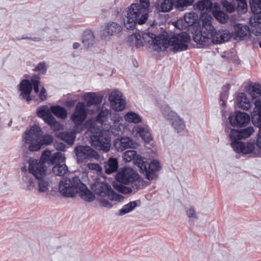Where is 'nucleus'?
Segmentation results:
<instances>
[{"label":"nucleus","instance_id":"obj_27","mask_svg":"<svg viewBox=\"0 0 261 261\" xmlns=\"http://www.w3.org/2000/svg\"><path fill=\"white\" fill-rule=\"evenodd\" d=\"M133 131L139 134L142 139L146 143H149L152 140L150 130L140 125H137L134 127Z\"/></svg>","mask_w":261,"mask_h":261},{"label":"nucleus","instance_id":"obj_46","mask_svg":"<svg viewBox=\"0 0 261 261\" xmlns=\"http://www.w3.org/2000/svg\"><path fill=\"white\" fill-rule=\"evenodd\" d=\"M50 113V110L47 106H42L37 109V115L39 117L44 118L47 114Z\"/></svg>","mask_w":261,"mask_h":261},{"label":"nucleus","instance_id":"obj_8","mask_svg":"<svg viewBox=\"0 0 261 261\" xmlns=\"http://www.w3.org/2000/svg\"><path fill=\"white\" fill-rule=\"evenodd\" d=\"M196 9L201 13H212L216 19L221 23H224L228 20V15L222 11L220 5L213 4L211 0H199L195 5Z\"/></svg>","mask_w":261,"mask_h":261},{"label":"nucleus","instance_id":"obj_5","mask_svg":"<svg viewBox=\"0 0 261 261\" xmlns=\"http://www.w3.org/2000/svg\"><path fill=\"white\" fill-rule=\"evenodd\" d=\"M41 127L36 124L33 125L30 129L25 133L24 139L28 148L31 151H37L40 149L42 145L48 146L54 142L53 137L49 134L42 135Z\"/></svg>","mask_w":261,"mask_h":261},{"label":"nucleus","instance_id":"obj_4","mask_svg":"<svg viewBox=\"0 0 261 261\" xmlns=\"http://www.w3.org/2000/svg\"><path fill=\"white\" fill-rule=\"evenodd\" d=\"M122 158L125 162H133L134 165L139 168L140 172L148 180H156L158 178L157 172L161 169L158 161L153 160L149 163L145 158L138 154L134 150L126 151L123 153Z\"/></svg>","mask_w":261,"mask_h":261},{"label":"nucleus","instance_id":"obj_64","mask_svg":"<svg viewBox=\"0 0 261 261\" xmlns=\"http://www.w3.org/2000/svg\"><path fill=\"white\" fill-rule=\"evenodd\" d=\"M21 39L31 40H33V41H37V42L40 41L41 40V38H39V37L31 38V37H22Z\"/></svg>","mask_w":261,"mask_h":261},{"label":"nucleus","instance_id":"obj_52","mask_svg":"<svg viewBox=\"0 0 261 261\" xmlns=\"http://www.w3.org/2000/svg\"><path fill=\"white\" fill-rule=\"evenodd\" d=\"M87 167L89 169L95 170L98 173L101 172L102 170L101 167L98 164L89 163L87 164Z\"/></svg>","mask_w":261,"mask_h":261},{"label":"nucleus","instance_id":"obj_57","mask_svg":"<svg viewBox=\"0 0 261 261\" xmlns=\"http://www.w3.org/2000/svg\"><path fill=\"white\" fill-rule=\"evenodd\" d=\"M51 155V152L49 150H44L42 154V157L43 159V160L42 161L43 162H44V164L47 161L50 155Z\"/></svg>","mask_w":261,"mask_h":261},{"label":"nucleus","instance_id":"obj_20","mask_svg":"<svg viewBox=\"0 0 261 261\" xmlns=\"http://www.w3.org/2000/svg\"><path fill=\"white\" fill-rule=\"evenodd\" d=\"M234 31L229 33V39L233 38L236 41H241L246 38L250 34V30L246 25L241 23L234 25Z\"/></svg>","mask_w":261,"mask_h":261},{"label":"nucleus","instance_id":"obj_48","mask_svg":"<svg viewBox=\"0 0 261 261\" xmlns=\"http://www.w3.org/2000/svg\"><path fill=\"white\" fill-rule=\"evenodd\" d=\"M26 179H28L27 183V190L32 191L35 188L36 185L37 184V180L32 177H26Z\"/></svg>","mask_w":261,"mask_h":261},{"label":"nucleus","instance_id":"obj_1","mask_svg":"<svg viewBox=\"0 0 261 261\" xmlns=\"http://www.w3.org/2000/svg\"><path fill=\"white\" fill-rule=\"evenodd\" d=\"M214 18L211 14L201 13L199 24V29L195 31L193 40L202 47L206 46L210 43L219 44L228 41V31H217L213 24Z\"/></svg>","mask_w":261,"mask_h":261},{"label":"nucleus","instance_id":"obj_45","mask_svg":"<svg viewBox=\"0 0 261 261\" xmlns=\"http://www.w3.org/2000/svg\"><path fill=\"white\" fill-rule=\"evenodd\" d=\"M221 115H222V125L224 126L225 132L227 133L228 136V122L227 121L228 119V114L226 110L224 109H222L221 110Z\"/></svg>","mask_w":261,"mask_h":261},{"label":"nucleus","instance_id":"obj_21","mask_svg":"<svg viewBox=\"0 0 261 261\" xmlns=\"http://www.w3.org/2000/svg\"><path fill=\"white\" fill-rule=\"evenodd\" d=\"M87 117L86 106L84 102H79L74 113L71 116V119L76 125L81 124Z\"/></svg>","mask_w":261,"mask_h":261},{"label":"nucleus","instance_id":"obj_55","mask_svg":"<svg viewBox=\"0 0 261 261\" xmlns=\"http://www.w3.org/2000/svg\"><path fill=\"white\" fill-rule=\"evenodd\" d=\"M186 214L188 217L189 218H194L196 219H198V217L196 214L195 210L193 207H190L188 210L186 211Z\"/></svg>","mask_w":261,"mask_h":261},{"label":"nucleus","instance_id":"obj_24","mask_svg":"<svg viewBox=\"0 0 261 261\" xmlns=\"http://www.w3.org/2000/svg\"><path fill=\"white\" fill-rule=\"evenodd\" d=\"M231 146L233 150L238 153H242L244 154L251 153L254 149V145L253 143H244L241 141H232Z\"/></svg>","mask_w":261,"mask_h":261},{"label":"nucleus","instance_id":"obj_51","mask_svg":"<svg viewBox=\"0 0 261 261\" xmlns=\"http://www.w3.org/2000/svg\"><path fill=\"white\" fill-rule=\"evenodd\" d=\"M34 70L35 71H39L41 74H44L47 70L45 63L44 62H41L38 63Z\"/></svg>","mask_w":261,"mask_h":261},{"label":"nucleus","instance_id":"obj_43","mask_svg":"<svg viewBox=\"0 0 261 261\" xmlns=\"http://www.w3.org/2000/svg\"><path fill=\"white\" fill-rule=\"evenodd\" d=\"M236 10L240 13H245L247 11L248 6L246 0H236Z\"/></svg>","mask_w":261,"mask_h":261},{"label":"nucleus","instance_id":"obj_61","mask_svg":"<svg viewBox=\"0 0 261 261\" xmlns=\"http://www.w3.org/2000/svg\"><path fill=\"white\" fill-rule=\"evenodd\" d=\"M49 164H51V165L55 164L56 163L58 162L56 159L55 158L54 154L51 155L47 161L46 162Z\"/></svg>","mask_w":261,"mask_h":261},{"label":"nucleus","instance_id":"obj_11","mask_svg":"<svg viewBox=\"0 0 261 261\" xmlns=\"http://www.w3.org/2000/svg\"><path fill=\"white\" fill-rule=\"evenodd\" d=\"M90 142L91 145L96 149L107 152L111 145V137L107 133L100 131L98 134L91 137Z\"/></svg>","mask_w":261,"mask_h":261},{"label":"nucleus","instance_id":"obj_32","mask_svg":"<svg viewBox=\"0 0 261 261\" xmlns=\"http://www.w3.org/2000/svg\"><path fill=\"white\" fill-rule=\"evenodd\" d=\"M36 179L39 192H45L49 191V188L51 183L49 178L44 176V177L37 178Z\"/></svg>","mask_w":261,"mask_h":261},{"label":"nucleus","instance_id":"obj_41","mask_svg":"<svg viewBox=\"0 0 261 261\" xmlns=\"http://www.w3.org/2000/svg\"><path fill=\"white\" fill-rule=\"evenodd\" d=\"M109 110H101L96 117V121L101 125L106 124L105 122L107 121Z\"/></svg>","mask_w":261,"mask_h":261},{"label":"nucleus","instance_id":"obj_18","mask_svg":"<svg viewBox=\"0 0 261 261\" xmlns=\"http://www.w3.org/2000/svg\"><path fill=\"white\" fill-rule=\"evenodd\" d=\"M163 115L167 120L172 121V125L177 133L184 130L186 126L185 122L175 112L168 109L163 112Z\"/></svg>","mask_w":261,"mask_h":261},{"label":"nucleus","instance_id":"obj_60","mask_svg":"<svg viewBox=\"0 0 261 261\" xmlns=\"http://www.w3.org/2000/svg\"><path fill=\"white\" fill-rule=\"evenodd\" d=\"M57 162L62 161L64 159L63 158L62 153L60 152H56L53 154Z\"/></svg>","mask_w":261,"mask_h":261},{"label":"nucleus","instance_id":"obj_40","mask_svg":"<svg viewBox=\"0 0 261 261\" xmlns=\"http://www.w3.org/2000/svg\"><path fill=\"white\" fill-rule=\"evenodd\" d=\"M68 171V167L65 164H57L52 168L53 173L59 176H63Z\"/></svg>","mask_w":261,"mask_h":261},{"label":"nucleus","instance_id":"obj_54","mask_svg":"<svg viewBox=\"0 0 261 261\" xmlns=\"http://www.w3.org/2000/svg\"><path fill=\"white\" fill-rule=\"evenodd\" d=\"M40 79L37 75H33L31 79V83L33 87L39 86L40 83Z\"/></svg>","mask_w":261,"mask_h":261},{"label":"nucleus","instance_id":"obj_50","mask_svg":"<svg viewBox=\"0 0 261 261\" xmlns=\"http://www.w3.org/2000/svg\"><path fill=\"white\" fill-rule=\"evenodd\" d=\"M43 119L45 122L50 126H54L57 123L56 119L50 112L47 114Z\"/></svg>","mask_w":261,"mask_h":261},{"label":"nucleus","instance_id":"obj_35","mask_svg":"<svg viewBox=\"0 0 261 261\" xmlns=\"http://www.w3.org/2000/svg\"><path fill=\"white\" fill-rule=\"evenodd\" d=\"M58 137L68 145H72L74 142L75 137L73 134L70 132H63L58 134Z\"/></svg>","mask_w":261,"mask_h":261},{"label":"nucleus","instance_id":"obj_28","mask_svg":"<svg viewBox=\"0 0 261 261\" xmlns=\"http://www.w3.org/2000/svg\"><path fill=\"white\" fill-rule=\"evenodd\" d=\"M82 43L87 48L92 47L95 43V37L92 31L90 29L86 30L83 33Z\"/></svg>","mask_w":261,"mask_h":261},{"label":"nucleus","instance_id":"obj_47","mask_svg":"<svg viewBox=\"0 0 261 261\" xmlns=\"http://www.w3.org/2000/svg\"><path fill=\"white\" fill-rule=\"evenodd\" d=\"M173 25L179 30H185L188 28V25L185 21L184 18H180L173 22Z\"/></svg>","mask_w":261,"mask_h":261},{"label":"nucleus","instance_id":"obj_44","mask_svg":"<svg viewBox=\"0 0 261 261\" xmlns=\"http://www.w3.org/2000/svg\"><path fill=\"white\" fill-rule=\"evenodd\" d=\"M250 23L254 28H261V15H253L250 18Z\"/></svg>","mask_w":261,"mask_h":261},{"label":"nucleus","instance_id":"obj_7","mask_svg":"<svg viewBox=\"0 0 261 261\" xmlns=\"http://www.w3.org/2000/svg\"><path fill=\"white\" fill-rule=\"evenodd\" d=\"M190 40L189 35L185 32L175 35L170 38L163 35L162 51H165L169 45L172 46L170 50L174 53L186 50L188 48V43Z\"/></svg>","mask_w":261,"mask_h":261},{"label":"nucleus","instance_id":"obj_19","mask_svg":"<svg viewBox=\"0 0 261 261\" xmlns=\"http://www.w3.org/2000/svg\"><path fill=\"white\" fill-rule=\"evenodd\" d=\"M139 146L132 138L123 136L116 139L114 142V146L118 151H122L126 149H136Z\"/></svg>","mask_w":261,"mask_h":261},{"label":"nucleus","instance_id":"obj_39","mask_svg":"<svg viewBox=\"0 0 261 261\" xmlns=\"http://www.w3.org/2000/svg\"><path fill=\"white\" fill-rule=\"evenodd\" d=\"M228 97V84L226 83L222 88V91L220 94V105L225 108L226 106V102Z\"/></svg>","mask_w":261,"mask_h":261},{"label":"nucleus","instance_id":"obj_31","mask_svg":"<svg viewBox=\"0 0 261 261\" xmlns=\"http://www.w3.org/2000/svg\"><path fill=\"white\" fill-rule=\"evenodd\" d=\"M118 167L117 159L113 157L110 158L107 162H105V172L108 174H112L117 171Z\"/></svg>","mask_w":261,"mask_h":261},{"label":"nucleus","instance_id":"obj_16","mask_svg":"<svg viewBox=\"0 0 261 261\" xmlns=\"http://www.w3.org/2000/svg\"><path fill=\"white\" fill-rule=\"evenodd\" d=\"M109 100L111 108L116 111H122L125 107V100L122 93L118 90L113 91L110 94Z\"/></svg>","mask_w":261,"mask_h":261},{"label":"nucleus","instance_id":"obj_6","mask_svg":"<svg viewBox=\"0 0 261 261\" xmlns=\"http://www.w3.org/2000/svg\"><path fill=\"white\" fill-rule=\"evenodd\" d=\"M116 181L128 185L132 184V188L137 190L142 189L147 185V182L140 176L133 168L124 167L119 171L116 175Z\"/></svg>","mask_w":261,"mask_h":261},{"label":"nucleus","instance_id":"obj_17","mask_svg":"<svg viewBox=\"0 0 261 261\" xmlns=\"http://www.w3.org/2000/svg\"><path fill=\"white\" fill-rule=\"evenodd\" d=\"M250 121V115L245 112L236 111L234 115H229V124L234 127L246 126Z\"/></svg>","mask_w":261,"mask_h":261},{"label":"nucleus","instance_id":"obj_25","mask_svg":"<svg viewBox=\"0 0 261 261\" xmlns=\"http://www.w3.org/2000/svg\"><path fill=\"white\" fill-rule=\"evenodd\" d=\"M48 250L49 253H56L57 255H60L62 258L63 259H67L68 257H70L72 252L70 247L65 246L60 247H56V248L49 246L48 248Z\"/></svg>","mask_w":261,"mask_h":261},{"label":"nucleus","instance_id":"obj_53","mask_svg":"<svg viewBox=\"0 0 261 261\" xmlns=\"http://www.w3.org/2000/svg\"><path fill=\"white\" fill-rule=\"evenodd\" d=\"M54 146L57 150L61 151H64L66 149L65 144L63 142H60L59 141L55 142Z\"/></svg>","mask_w":261,"mask_h":261},{"label":"nucleus","instance_id":"obj_9","mask_svg":"<svg viewBox=\"0 0 261 261\" xmlns=\"http://www.w3.org/2000/svg\"><path fill=\"white\" fill-rule=\"evenodd\" d=\"M91 189L97 196L101 197H107L110 201L120 202L124 199V197L117 193L106 182H95L91 186Z\"/></svg>","mask_w":261,"mask_h":261},{"label":"nucleus","instance_id":"obj_33","mask_svg":"<svg viewBox=\"0 0 261 261\" xmlns=\"http://www.w3.org/2000/svg\"><path fill=\"white\" fill-rule=\"evenodd\" d=\"M248 92L251 96L252 99L261 97V84L254 83L252 85H249Z\"/></svg>","mask_w":261,"mask_h":261},{"label":"nucleus","instance_id":"obj_49","mask_svg":"<svg viewBox=\"0 0 261 261\" xmlns=\"http://www.w3.org/2000/svg\"><path fill=\"white\" fill-rule=\"evenodd\" d=\"M98 200L100 203L101 206L111 208L113 207V204L109 201L110 200L107 197H101L98 198Z\"/></svg>","mask_w":261,"mask_h":261},{"label":"nucleus","instance_id":"obj_42","mask_svg":"<svg viewBox=\"0 0 261 261\" xmlns=\"http://www.w3.org/2000/svg\"><path fill=\"white\" fill-rule=\"evenodd\" d=\"M125 119L129 122L138 123L141 122V118L137 113L133 112H128L125 116Z\"/></svg>","mask_w":261,"mask_h":261},{"label":"nucleus","instance_id":"obj_12","mask_svg":"<svg viewBox=\"0 0 261 261\" xmlns=\"http://www.w3.org/2000/svg\"><path fill=\"white\" fill-rule=\"evenodd\" d=\"M135 37L137 41L136 45L137 47L142 45L139 44L141 42L140 39L142 38L145 42L152 45L154 50L158 52L162 50L163 36H156L152 33L146 32L143 33L142 36L139 34L135 35Z\"/></svg>","mask_w":261,"mask_h":261},{"label":"nucleus","instance_id":"obj_30","mask_svg":"<svg viewBox=\"0 0 261 261\" xmlns=\"http://www.w3.org/2000/svg\"><path fill=\"white\" fill-rule=\"evenodd\" d=\"M102 98L103 96L94 92L87 93L85 95V100L88 107L100 104L102 102Z\"/></svg>","mask_w":261,"mask_h":261},{"label":"nucleus","instance_id":"obj_3","mask_svg":"<svg viewBox=\"0 0 261 261\" xmlns=\"http://www.w3.org/2000/svg\"><path fill=\"white\" fill-rule=\"evenodd\" d=\"M59 189L61 194L65 197L73 198L79 193L81 198L87 202H92L95 199L94 194L76 176L64 178L60 182Z\"/></svg>","mask_w":261,"mask_h":261},{"label":"nucleus","instance_id":"obj_38","mask_svg":"<svg viewBox=\"0 0 261 261\" xmlns=\"http://www.w3.org/2000/svg\"><path fill=\"white\" fill-rule=\"evenodd\" d=\"M185 21L188 25V28L195 24L198 20V15L194 12L186 13L184 15Z\"/></svg>","mask_w":261,"mask_h":261},{"label":"nucleus","instance_id":"obj_29","mask_svg":"<svg viewBox=\"0 0 261 261\" xmlns=\"http://www.w3.org/2000/svg\"><path fill=\"white\" fill-rule=\"evenodd\" d=\"M237 106L244 110H248L251 107L250 99L244 93H239L236 98Z\"/></svg>","mask_w":261,"mask_h":261},{"label":"nucleus","instance_id":"obj_14","mask_svg":"<svg viewBox=\"0 0 261 261\" xmlns=\"http://www.w3.org/2000/svg\"><path fill=\"white\" fill-rule=\"evenodd\" d=\"M122 31V27L119 24L111 22L105 23L103 29L100 32V37L102 40L109 41L111 36L119 34Z\"/></svg>","mask_w":261,"mask_h":261},{"label":"nucleus","instance_id":"obj_56","mask_svg":"<svg viewBox=\"0 0 261 261\" xmlns=\"http://www.w3.org/2000/svg\"><path fill=\"white\" fill-rule=\"evenodd\" d=\"M251 9L254 15H259L261 13L260 5H250Z\"/></svg>","mask_w":261,"mask_h":261},{"label":"nucleus","instance_id":"obj_22","mask_svg":"<svg viewBox=\"0 0 261 261\" xmlns=\"http://www.w3.org/2000/svg\"><path fill=\"white\" fill-rule=\"evenodd\" d=\"M254 131L252 126L240 129H232L229 133V138L233 140L232 141H239L240 140L249 137Z\"/></svg>","mask_w":261,"mask_h":261},{"label":"nucleus","instance_id":"obj_10","mask_svg":"<svg viewBox=\"0 0 261 261\" xmlns=\"http://www.w3.org/2000/svg\"><path fill=\"white\" fill-rule=\"evenodd\" d=\"M74 152L78 164L92 161L99 158L97 152L88 145H78L74 148Z\"/></svg>","mask_w":261,"mask_h":261},{"label":"nucleus","instance_id":"obj_15","mask_svg":"<svg viewBox=\"0 0 261 261\" xmlns=\"http://www.w3.org/2000/svg\"><path fill=\"white\" fill-rule=\"evenodd\" d=\"M29 172L32 173L36 178L45 176L47 167L44 164V162H43L41 160H34L30 159L29 161Z\"/></svg>","mask_w":261,"mask_h":261},{"label":"nucleus","instance_id":"obj_13","mask_svg":"<svg viewBox=\"0 0 261 261\" xmlns=\"http://www.w3.org/2000/svg\"><path fill=\"white\" fill-rule=\"evenodd\" d=\"M194 0H164L161 4V9L163 12H169L173 7L183 10L185 8L192 6Z\"/></svg>","mask_w":261,"mask_h":261},{"label":"nucleus","instance_id":"obj_26","mask_svg":"<svg viewBox=\"0 0 261 261\" xmlns=\"http://www.w3.org/2000/svg\"><path fill=\"white\" fill-rule=\"evenodd\" d=\"M254 101L255 107L251 116L252 123L255 125L261 126V98Z\"/></svg>","mask_w":261,"mask_h":261},{"label":"nucleus","instance_id":"obj_59","mask_svg":"<svg viewBox=\"0 0 261 261\" xmlns=\"http://www.w3.org/2000/svg\"><path fill=\"white\" fill-rule=\"evenodd\" d=\"M259 127V134L257 135V138L256 139V145L258 147L259 149H261V126H258Z\"/></svg>","mask_w":261,"mask_h":261},{"label":"nucleus","instance_id":"obj_63","mask_svg":"<svg viewBox=\"0 0 261 261\" xmlns=\"http://www.w3.org/2000/svg\"><path fill=\"white\" fill-rule=\"evenodd\" d=\"M75 105V101L73 100H67L66 102V106L69 108L73 107Z\"/></svg>","mask_w":261,"mask_h":261},{"label":"nucleus","instance_id":"obj_34","mask_svg":"<svg viewBox=\"0 0 261 261\" xmlns=\"http://www.w3.org/2000/svg\"><path fill=\"white\" fill-rule=\"evenodd\" d=\"M50 112L55 115L56 117L62 119L65 118L67 113L66 110L60 106H53L50 107Z\"/></svg>","mask_w":261,"mask_h":261},{"label":"nucleus","instance_id":"obj_36","mask_svg":"<svg viewBox=\"0 0 261 261\" xmlns=\"http://www.w3.org/2000/svg\"><path fill=\"white\" fill-rule=\"evenodd\" d=\"M122 182H119L118 181H114L113 182V188L118 192L126 194H129L132 192V189L130 187H126L124 185Z\"/></svg>","mask_w":261,"mask_h":261},{"label":"nucleus","instance_id":"obj_2","mask_svg":"<svg viewBox=\"0 0 261 261\" xmlns=\"http://www.w3.org/2000/svg\"><path fill=\"white\" fill-rule=\"evenodd\" d=\"M149 0H140V4H132L122 12L124 27L134 30L137 24L145 23L148 18Z\"/></svg>","mask_w":261,"mask_h":261},{"label":"nucleus","instance_id":"obj_23","mask_svg":"<svg viewBox=\"0 0 261 261\" xmlns=\"http://www.w3.org/2000/svg\"><path fill=\"white\" fill-rule=\"evenodd\" d=\"M32 85L30 81L27 79L22 80L19 85V90L21 92L20 96L28 102L32 99L31 97L33 90Z\"/></svg>","mask_w":261,"mask_h":261},{"label":"nucleus","instance_id":"obj_58","mask_svg":"<svg viewBox=\"0 0 261 261\" xmlns=\"http://www.w3.org/2000/svg\"><path fill=\"white\" fill-rule=\"evenodd\" d=\"M46 91L44 87H42L41 89V91L39 94V97L40 100L42 101H44L46 99Z\"/></svg>","mask_w":261,"mask_h":261},{"label":"nucleus","instance_id":"obj_62","mask_svg":"<svg viewBox=\"0 0 261 261\" xmlns=\"http://www.w3.org/2000/svg\"><path fill=\"white\" fill-rule=\"evenodd\" d=\"M114 127H115L116 130L119 132H122V129L123 128V125L119 124L117 122L114 123Z\"/></svg>","mask_w":261,"mask_h":261},{"label":"nucleus","instance_id":"obj_37","mask_svg":"<svg viewBox=\"0 0 261 261\" xmlns=\"http://www.w3.org/2000/svg\"><path fill=\"white\" fill-rule=\"evenodd\" d=\"M137 206V203L136 201L129 202L124 205L122 208L119 210L118 215L123 216L131 211Z\"/></svg>","mask_w":261,"mask_h":261}]
</instances>
